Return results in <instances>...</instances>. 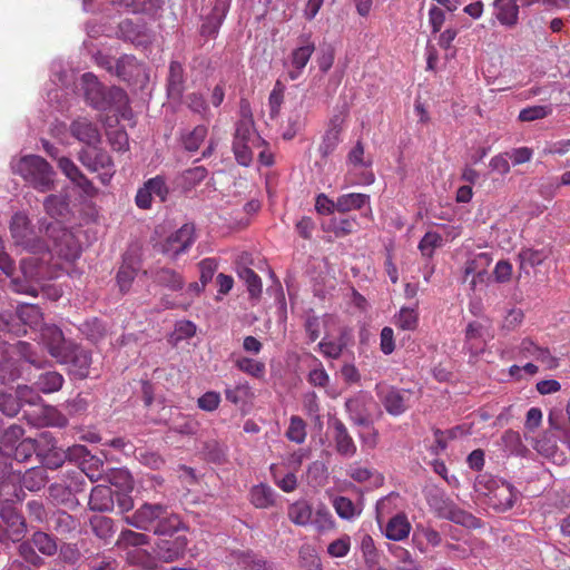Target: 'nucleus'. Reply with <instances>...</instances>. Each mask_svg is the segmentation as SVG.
<instances>
[{
    "mask_svg": "<svg viewBox=\"0 0 570 570\" xmlns=\"http://www.w3.org/2000/svg\"><path fill=\"white\" fill-rule=\"evenodd\" d=\"M51 530L60 535H68L75 532L79 525L78 520L63 510L55 511L51 517Z\"/></svg>",
    "mask_w": 570,
    "mask_h": 570,
    "instance_id": "bb28decb",
    "label": "nucleus"
},
{
    "mask_svg": "<svg viewBox=\"0 0 570 570\" xmlns=\"http://www.w3.org/2000/svg\"><path fill=\"white\" fill-rule=\"evenodd\" d=\"M10 234L17 246L22 247L31 254L48 255L49 245L47 240L36 233L26 214L16 213L12 216Z\"/></svg>",
    "mask_w": 570,
    "mask_h": 570,
    "instance_id": "423d86ee",
    "label": "nucleus"
},
{
    "mask_svg": "<svg viewBox=\"0 0 570 570\" xmlns=\"http://www.w3.org/2000/svg\"><path fill=\"white\" fill-rule=\"evenodd\" d=\"M195 240V228L190 224L183 225L160 243L159 250L171 258L185 253Z\"/></svg>",
    "mask_w": 570,
    "mask_h": 570,
    "instance_id": "f8f14e48",
    "label": "nucleus"
},
{
    "mask_svg": "<svg viewBox=\"0 0 570 570\" xmlns=\"http://www.w3.org/2000/svg\"><path fill=\"white\" fill-rule=\"evenodd\" d=\"M125 522L139 530L170 537L181 527L179 515L161 503H144L126 517Z\"/></svg>",
    "mask_w": 570,
    "mask_h": 570,
    "instance_id": "f03ea898",
    "label": "nucleus"
},
{
    "mask_svg": "<svg viewBox=\"0 0 570 570\" xmlns=\"http://www.w3.org/2000/svg\"><path fill=\"white\" fill-rule=\"evenodd\" d=\"M65 379L57 371H47L37 377L33 382L39 392L45 394L58 392L63 385Z\"/></svg>",
    "mask_w": 570,
    "mask_h": 570,
    "instance_id": "c85d7f7f",
    "label": "nucleus"
},
{
    "mask_svg": "<svg viewBox=\"0 0 570 570\" xmlns=\"http://www.w3.org/2000/svg\"><path fill=\"white\" fill-rule=\"evenodd\" d=\"M286 436L288 440L297 444L304 443L306 439L305 421L297 415H293L289 420V426L286 431Z\"/></svg>",
    "mask_w": 570,
    "mask_h": 570,
    "instance_id": "de8ad7c7",
    "label": "nucleus"
},
{
    "mask_svg": "<svg viewBox=\"0 0 570 570\" xmlns=\"http://www.w3.org/2000/svg\"><path fill=\"white\" fill-rule=\"evenodd\" d=\"M80 163L90 171L99 173V179L107 185L115 174L114 163L107 151L101 149H82L79 151Z\"/></svg>",
    "mask_w": 570,
    "mask_h": 570,
    "instance_id": "1a4fd4ad",
    "label": "nucleus"
},
{
    "mask_svg": "<svg viewBox=\"0 0 570 570\" xmlns=\"http://www.w3.org/2000/svg\"><path fill=\"white\" fill-rule=\"evenodd\" d=\"M239 564L249 570H281L277 564L253 552H243L238 559Z\"/></svg>",
    "mask_w": 570,
    "mask_h": 570,
    "instance_id": "e433bc0d",
    "label": "nucleus"
},
{
    "mask_svg": "<svg viewBox=\"0 0 570 570\" xmlns=\"http://www.w3.org/2000/svg\"><path fill=\"white\" fill-rule=\"evenodd\" d=\"M81 86L86 101L95 109L106 111V92L105 88L98 80V78L91 73L86 72L81 77Z\"/></svg>",
    "mask_w": 570,
    "mask_h": 570,
    "instance_id": "f3484780",
    "label": "nucleus"
},
{
    "mask_svg": "<svg viewBox=\"0 0 570 570\" xmlns=\"http://www.w3.org/2000/svg\"><path fill=\"white\" fill-rule=\"evenodd\" d=\"M48 482L47 470L43 466L28 469L21 476V484L29 491H39Z\"/></svg>",
    "mask_w": 570,
    "mask_h": 570,
    "instance_id": "7c9ffc66",
    "label": "nucleus"
},
{
    "mask_svg": "<svg viewBox=\"0 0 570 570\" xmlns=\"http://www.w3.org/2000/svg\"><path fill=\"white\" fill-rule=\"evenodd\" d=\"M368 202V196L365 194H346L342 195L336 200V210L341 213L360 209Z\"/></svg>",
    "mask_w": 570,
    "mask_h": 570,
    "instance_id": "58836bf2",
    "label": "nucleus"
},
{
    "mask_svg": "<svg viewBox=\"0 0 570 570\" xmlns=\"http://www.w3.org/2000/svg\"><path fill=\"white\" fill-rule=\"evenodd\" d=\"M58 537L43 530H36L28 540L18 547V553L27 563L43 567L45 558H51L58 552Z\"/></svg>",
    "mask_w": 570,
    "mask_h": 570,
    "instance_id": "39448f33",
    "label": "nucleus"
},
{
    "mask_svg": "<svg viewBox=\"0 0 570 570\" xmlns=\"http://www.w3.org/2000/svg\"><path fill=\"white\" fill-rule=\"evenodd\" d=\"M135 66V59L130 56H124L114 61L112 66H108V70L119 78L127 80L131 76V68Z\"/></svg>",
    "mask_w": 570,
    "mask_h": 570,
    "instance_id": "4d7b16f0",
    "label": "nucleus"
},
{
    "mask_svg": "<svg viewBox=\"0 0 570 570\" xmlns=\"http://www.w3.org/2000/svg\"><path fill=\"white\" fill-rule=\"evenodd\" d=\"M425 501L434 517L454 522L468 529H479L482 521L460 508L444 490L432 488L425 492Z\"/></svg>",
    "mask_w": 570,
    "mask_h": 570,
    "instance_id": "7ed1b4c3",
    "label": "nucleus"
},
{
    "mask_svg": "<svg viewBox=\"0 0 570 570\" xmlns=\"http://www.w3.org/2000/svg\"><path fill=\"white\" fill-rule=\"evenodd\" d=\"M443 238L438 233H426L419 244V248L421 249V254L424 256H432L435 252V248L442 246Z\"/></svg>",
    "mask_w": 570,
    "mask_h": 570,
    "instance_id": "0e129e2a",
    "label": "nucleus"
},
{
    "mask_svg": "<svg viewBox=\"0 0 570 570\" xmlns=\"http://www.w3.org/2000/svg\"><path fill=\"white\" fill-rule=\"evenodd\" d=\"M488 503L497 511H505L514 505L518 491L512 483L491 479L487 482Z\"/></svg>",
    "mask_w": 570,
    "mask_h": 570,
    "instance_id": "9d476101",
    "label": "nucleus"
},
{
    "mask_svg": "<svg viewBox=\"0 0 570 570\" xmlns=\"http://www.w3.org/2000/svg\"><path fill=\"white\" fill-rule=\"evenodd\" d=\"M17 315L30 330L38 332L41 325H45L40 308L33 304H21L17 308Z\"/></svg>",
    "mask_w": 570,
    "mask_h": 570,
    "instance_id": "cd10ccee",
    "label": "nucleus"
},
{
    "mask_svg": "<svg viewBox=\"0 0 570 570\" xmlns=\"http://www.w3.org/2000/svg\"><path fill=\"white\" fill-rule=\"evenodd\" d=\"M168 188L165 179L160 176L148 179L142 187L137 190L136 205L141 209H148L151 206L153 196L158 197L161 202L166 200Z\"/></svg>",
    "mask_w": 570,
    "mask_h": 570,
    "instance_id": "dca6fc26",
    "label": "nucleus"
},
{
    "mask_svg": "<svg viewBox=\"0 0 570 570\" xmlns=\"http://www.w3.org/2000/svg\"><path fill=\"white\" fill-rule=\"evenodd\" d=\"M341 141V129L337 126L328 128L318 147V151L323 158L328 157L338 146Z\"/></svg>",
    "mask_w": 570,
    "mask_h": 570,
    "instance_id": "79ce46f5",
    "label": "nucleus"
},
{
    "mask_svg": "<svg viewBox=\"0 0 570 570\" xmlns=\"http://www.w3.org/2000/svg\"><path fill=\"white\" fill-rule=\"evenodd\" d=\"M45 469L56 470L65 463L66 454L62 450L56 448L43 452V455H38Z\"/></svg>",
    "mask_w": 570,
    "mask_h": 570,
    "instance_id": "bf43d9fd",
    "label": "nucleus"
},
{
    "mask_svg": "<svg viewBox=\"0 0 570 570\" xmlns=\"http://www.w3.org/2000/svg\"><path fill=\"white\" fill-rule=\"evenodd\" d=\"M12 451L13 460L17 462H26L32 456V454L38 455L39 452L38 444L32 438L23 439L12 449Z\"/></svg>",
    "mask_w": 570,
    "mask_h": 570,
    "instance_id": "37998d69",
    "label": "nucleus"
},
{
    "mask_svg": "<svg viewBox=\"0 0 570 570\" xmlns=\"http://www.w3.org/2000/svg\"><path fill=\"white\" fill-rule=\"evenodd\" d=\"M149 543V538L145 533L136 532L129 529L122 530L116 541V547L126 551L127 559L131 563L145 566L149 558L140 547Z\"/></svg>",
    "mask_w": 570,
    "mask_h": 570,
    "instance_id": "6e6552de",
    "label": "nucleus"
},
{
    "mask_svg": "<svg viewBox=\"0 0 570 570\" xmlns=\"http://www.w3.org/2000/svg\"><path fill=\"white\" fill-rule=\"evenodd\" d=\"M88 505L92 511H111L115 505V491L109 485L98 484L94 487L90 492Z\"/></svg>",
    "mask_w": 570,
    "mask_h": 570,
    "instance_id": "4be33fe9",
    "label": "nucleus"
},
{
    "mask_svg": "<svg viewBox=\"0 0 570 570\" xmlns=\"http://www.w3.org/2000/svg\"><path fill=\"white\" fill-rule=\"evenodd\" d=\"M519 354L523 357H532L549 370L559 366L558 357L552 355L549 348L541 347V345L529 337L523 338L519 344Z\"/></svg>",
    "mask_w": 570,
    "mask_h": 570,
    "instance_id": "a211bd4d",
    "label": "nucleus"
},
{
    "mask_svg": "<svg viewBox=\"0 0 570 570\" xmlns=\"http://www.w3.org/2000/svg\"><path fill=\"white\" fill-rule=\"evenodd\" d=\"M51 256V249L49 248L48 255L32 254L29 257L22 258L20 262L22 276L40 286L42 281L51 277L48 265Z\"/></svg>",
    "mask_w": 570,
    "mask_h": 570,
    "instance_id": "ddd939ff",
    "label": "nucleus"
},
{
    "mask_svg": "<svg viewBox=\"0 0 570 570\" xmlns=\"http://www.w3.org/2000/svg\"><path fill=\"white\" fill-rule=\"evenodd\" d=\"M106 111H121L128 106V96L126 91L119 87H110L106 92Z\"/></svg>",
    "mask_w": 570,
    "mask_h": 570,
    "instance_id": "ea45409f",
    "label": "nucleus"
},
{
    "mask_svg": "<svg viewBox=\"0 0 570 570\" xmlns=\"http://www.w3.org/2000/svg\"><path fill=\"white\" fill-rule=\"evenodd\" d=\"M373 405V401L363 394L348 399L345 402V409L350 419L357 425H367L370 423V407Z\"/></svg>",
    "mask_w": 570,
    "mask_h": 570,
    "instance_id": "aec40b11",
    "label": "nucleus"
},
{
    "mask_svg": "<svg viewBox=\"0 0 570 570\" xmlns=\"http://www.w3.org/2000/svg\"><path fill=\"white\" fill-rule=\"evenodd\" d=\"M494 16L505 27H514L519 20V6L517 0H494Z\"/></svg>",
    "mask_w": 570,
    "mask_h": 570,
    "instance_id": "393cba45",
    "label": "nucleus"
},
{
    "mask_svg": "<svg viewBox=\"0 0 570 570\" xmlns=\"http://www.w3.org/2000/svg\"><path fill=\"white\" fill-rule=\"evenodd\" d=\"M314 51L315 42L311 35L299 36L297 47L293 49L289 56L291 69L288 70V77L291 80H296L302 75Z\"/></svg>",
    "mask_w": 570,
    "mask_h": 570,
    "instance_id": "4468645a",
    "label": "nucleus"
},
{
    "mask_svg": "<svg viewBox=\"0 0 570 570\" xmlns=\"http://www.w3.org/2000/svg\"><path fill=\"white\" fill-rule=\"evenodd\" d=\"M70 134L77 140L88 146H96L100 142L98 127L87 118L79 117L73 120L70 125Z\"/></svg>",
    "mask_w": 570,
    "mask_h": 570,
    "instance_id": "412c9836",
    "label": "nucleus"
},
{
    "mask_svg": "<svg viewBox=\"0 0 570 570\" xmlns=\"http://www.w3.org/2000/svg\"><path fill=\"white\" fill-rule=\"evenodd\" d=\"M59 558L62 562L75 566L81 559V552L77 543L63 542L58 546Z\"/></svg>",
    "mask_w": 570,
    "mask_h": 570,
    "instance_id": "6e6d98bb",
    "label": "nucleus"
},
{
    "mask_svg": "<svg viewBox=\"0 0 570 570\" xmlns=\"http://www.w3.org/2000/svg\"><path fill=\"white\" fill-rule=\"evenodd\" d=\"M547 257L548 253L543 249L523 248L518 254L521 266H538L542 264Z\"/></svg>",
    "mask_w": 570,
    "mask_h": 570,
    "instance_id": "603ef678",
    "label": "nucleus"
},
{
    "mask_svg": "<svg viewBox=\"0 0 570 570\" xmlns=\"http://www.w3.org/2000/svg\"><path fill=\"white\" fill-rule=\"evenodd\" d=\"M89 524L94 534L100 540H109L114 533V521L112 519L105 515H94L89 520Z\"/></svg>",
    "mask_w": 570,
    "mask_h": 570,
    "instance_id": "c9c22d12",
    "label": "nucleus"
},
{
    "mask_svg": "<svg viewBox=\"0 0 570 570\" xmlns=\"http://www.w3.org/2000/svg\"><path fill=\"white\" fill-rule=\"evenodd\" d=\"M236 366L242 372L254 377H263L265 374V364L248 357H242L236 361Z\"/></svg>",
    "mask_w": 570,
    "mask_h": 570,
    "instance_id": "13d9d810",
    "label": "nucleus"
},
{
    "mask_svg": "<svg viewBox=\"0 0 570 570\" xmlns=\"http://www.w3.org/2000/svg\"><path fill=\"white\" fill-rule=\"evenodd\" d=\"M207 134V127L204 125H198L193 130L181 135V142L184 148L190 153L198 150Z\"/></svg>",
    "mask_w": 570,
    "mask_h": 570,
    "instance_id": "4c0bfd02",
    "label": "nucleus"
},
{
    "mask_svg": "<svg viewBox=\"0 0 570 570\" xmlns=\"http://www.w3.org/2000/svg\"><path fill=\"white\" fill-rule=\"evenodd\" d=\"M364 154L363 144L357 141L347 155V163L354 168H365L370 166L371 160L365 158Z\"/></svg>",
    "mask_w": 570,
    "mask_h": 570,
    "instance_id": "69168bd1",
    "label": "nucleus"
},
{
    "mask_svg": "<svg viewBox=\"0 0 570 570\" xmlns=\"http://www.w3.org/2000/svg\"><path fill=\"white\" fill-rule=\"evenodd\" d=\"M225 13L219 11L218 8H214L213 12L206 18L202 24V35L214 38L218 33V30L223 23Z\"/></svg>",
    "mask_w": 570,
    "mask_h": 570,
    "instance_id": "09e8293b",
    "label": "nucleus"
},
{
    "mask_svg": "<svg viewBox=\"0 0 570 570\" xmlns=\"http://www.w3.org/2000/svg\"><path fill=\"white\" fill-rule=\"evenodd\" d=\"M153 281L170 291H179L184 286V278L175 269L160 267L151 271Z\"/></svg>",
    "mask_w": 570,
    "mask_h": 570,
    "instance_id": "a878e982",
    "label": "nucleus"
},
{
    "mask_svg": "<svg viewBox=\"0 0 570 570\" xmlns=\"http://www.w3.org/2000/svg\"><path fill=\"white\" fill-rule=\"evenodd\" d=\"M493 258L490 253L481 252L468 261L464 266V279L466 281L472 275L471 286L474 288L476 281H482L487 274V269L492 264Z\"/></svg>",
    "mask_w": 570,
    "mask_h": 570,
    "instance_id": "5701e85b",
    "label": "nucleus"
},
{
    "mask_svg": "<svg viewBox=\"0 0 570 570\" xmlns=\"http://www.w3.org/2000/svg\"><path fill=\"white\" fill-rule=\"evenodd\" d=\"M250 142L233 141V151L237 163L242 166H249L253 160Z\"/></svg>",
    "mask_w": 570,
    "mask_h": 570,
    "instance_id": "338daca9",
    "label": "nucleus"
},
{
    "mask_svg": "<svg viewBox=\"0 0 570 570\" xmlns=\"http://www.w3.org/2000/svg\"><path fill=\"white\" fill-rule=\"evenodd\" d=\"M28 528L26 518L10 505L0 509V543L24 541Z\"/></svg>",
    "mask_w": 570,
    "mask_h": 570,
    "instance_id": "0eeeda50",
    "label": "nucleus"
},
{
    "mask_svg": "<svg viewBox=\"0 0 570 570\" xmlns=\"http://www.w3.org/2000/svg\"><path fill=\"white\" fill-rule=\"evenodd\" d=\"M419 301L410 302L400 308L396 325L401 330H414L419 324Z\"/></svg>",
    "mask_w": 570,
    "mask_h": 570,
    "instance_id": "72a5a7b5",
    "label": "nucleus"
},
{
    "mask_svg": "<svg viewBox=\"0 0 570 570\" xmlns=\"http://www.w3.org/2000/svg\"><path fill=\"white\" fill-rule=\"evenodd\" d=\"M20 376V368L16 360L0 355V382L10 383Z\"/></svg>",
    "mask_w": 570,
    "mask_h": 570,
    "instance_id": "c03bdc74",
    "label": "nucleus"
},
{
    "mask_svg": "<svg viewBox=\"0 0 570 570\" xmlns=\"http://www.w3.org/2000/svg\"><path fill=\"white\" fill-rule=\"evenodd\" d=\"M37 333H39L40 342L56 360L65 355L69 344H72V342L65 340L62 331L55 324L41 325Z\"/></svg>",
    "mask_w": 570,
    "mask_h": 570,
    "instance_id": "2eb2a0df",
    "label": "nucleus"
},
{
    "mask_svg": "<svg viewBox=\"0 0 570 570\" xmlns=\"http://www.w3.org/2000/svg\"><path fill=\"white\" fill-rule=\"evenodd\" d=\"M411 533V521L404 513L394 515V541L409 538Z\"/></svg>",
    "mask_w": 570,
    "mask_h": 570,
    "instance_id": "774afa93",
    "label": "nucleus"
},
{
    "mask_svg": "<svg viewBox=\"0 0 570 570\" xmlns=\"http://www.w3.org/2000/svg\"><path fill=\"white\" fill-rule=\"evenodd\" d=\"M334 441L338 454L345 458H352L356 453V445L350 435L346 426L341 420H334Z\"/></svg>",
    "mask_w": 570,
    "mask_h": 570,
    "instance_id": "b1692460",
    "label": "nucleus"
},
{
    "mask_svg": "<svg viewBox=\"0 0 570 570\" xmlns=\"http://www.w3.org/2000/svg\"><path fill=\"white\" fill-rule=\"evenodd\" d=\"M394 564L399 570H417V561L402 547H394Z\"/></svg>",
    "mask_w": 570,
    "mask_h": 570,
    "instance_id": "052dcab7",
    "label": "nucleus"
},
{
    "mask_svg": "<svg viewBox=\"0 0 570 570\" xmlns=\"http://www.w3.org/2000/svg\"><path fill=\"white\" fill-rule=\"evenodd\" d=\"M43 208L55 220L39 219V233H43L52 242L53 250L58 256L68 262L76 261L80 256L81 247L73 234L58 220L68 212L67 200L59 195L51 194L45 198Z\"/></svg>",
    "mask_w": 570,
    "mask_h": 570,
    "instance_id": "f257e3e1",
    "label": "nucleus"
},
{
    "mask_svg": "<svg viewBox=\"0 0 570 570\" xmlns=\"http://www.w3.org/2000/svg\"><path fill=\"white\" fill-rule=\"evenodd\" d=\"M412 539L417 542L419 546L422 544L421 539L425 540V542L432 547L440 546L442 542L441 533L430 527H416Z\"/></svg>",
    "mask_w": 570,
    "mask_h": 570,
    "instance_id": "3c124183",
    "label": "nucleus"
},
{
    "mask_svg": "<svg viewBox=\"0 0 570 570\" xmlns=\"http://www.w3.org/2000/svg\"><path fill=\"white\" fill-rule=\"evenodd\" d=\"M287 515L297 525H307L312 521V507L308 502L301 500L288 507Z\"/></svg>",
    "mask_w": 570,
    "mask_h": 570,
    "instance_id": "f704fd0d",
    "label": "nucleus"
},
{
    "mask_svg": "<svg viewBox=\"0 0 570 570\" xmlns=\"http://www.w3.org/2000/svg\"><path fill=\"white\" fill-rule=\"evenodd\" d=\"M239 277L246 283L252 298H258L262 294L261 277L250 268L244 267L238 272Z\"/></svg>",
    "mask_w": 570,
    "mask_h": 570,
    "instance_id": "a18cd8bd",
    "label": "nucleus"
},
{
    "mask_svg": "<svg viewBox=\"0 0 570 570\" xmlns=\"http://www.w3.org/2000/svg\"><path fill=\"white\" fill-rule=\"evenodd\" d=\"M26 511L31 521L42 524L48 521V511L41 500H30L26 503Z\"/></svg>",
    "mask_w": 570,
    "mask_h": 570,
    "instance_id": "680f3d73",
    "label": "nucleus"
},
{
    "mask_svg": "<svg viewBox=\"0 0 570 570\" xmlns=\"http://www.w3.org/2000/svg\"><path fill=\"white\" fill-rule=\"evenodd\" d=\"M184 69L177 61H171L169 66L167 91L171 98H180L184 89Z\"/></svg>",
    "mask_w": 570,
    "mask_h": 570,
    "instance_id": "473e14b6",
    "label": "nucleus"
},
{
    "mask_svg": "<svg viewBox=\"0 0 570 570\" xmlns=\"http://www.w3.org/2000/svg\"><path fill=\"white\" fill-rule=\"evenodd\" d=\"M333 507L336 513L342 518L350 520L360 513L353 501L346 497H336L333 500Z\"/></svg>",
    "mask_w": 570,
    "mask_h": 570,
    "instance_id": "5fc2aeb1",
    "label": "nucleus"
},
{
    "mask_svg": "<svg viewBox=\"0 0 570 570\" xmlns=\"http://www.w3.org/2000/svg\"><path fill=\"white\" fill-rule=\"evenodd\" d=\"M249 500L255 508L267 509L275 503V492L269 485L261 483L252 488Z\"/></svg>",
    "mask_w": 570,
    "mask_h": 570,
    "instance_id": "c756f323",
    "label": "nucleus"
},
{
    "mask_svg": "<svg viewBox=\"0 0 570 570\" xmlns=\"http://www.w3.org/2000/svg\"><path fill=\"white\" fill-rule=\"evenodd\" d=\"M392 499L390 495L376 503V520L381 528L384 527V534L392 540Z\"/></svg>",
    "mask_w": 570,
    "mask_h": 570,
    "instance_id": "2f4dec72",
    "label": "nucleus"
},
{
    "mask_svg": "<svg viewBox=\"0 0 570 570\" xmlns=\"http://www.w3.org/2000/svg\"><path fill=\"white\" fill-rule=\"evenodd\" d=\"M57 361L68 365L70 374L77 379L82 380L89 375L91 353L78 344H69L65 355L58 357Z\"/></svg>",
    "mask_w": 570,
    "mask_h": 570,
    "instance_id": "9b49d317",
    "label": "nucleus"
},
{
    "mask_svg": "<svg viewBox=\"0 0 570 570\" xmlns=\"http://www.w3.org/2000/svg\"><path fill=\"white\" fill-rule=\"evenodd\" d=\"M22 434L23 430L19 425L4 426L0 435V452L11 453Z\"/></svg>",
    "mask_w": 570,
    "mask_h": 570,
    "instance_id": "a19ab883",
    "label": "nucleus"
},
{
    "mask_svg": "<svg viewBox=\"0 0 570 570\" xmlns=\"http://www.w3.org/2000/svg\"><path fill=\"white\" fill-rule=\"evenodd\" d=\"M552 112L551 106H532L520 110L518 120L521 122H531L544 119Z\"/></svg>",
    "mask_w": 570,
    "mask_h": 570,
    "instance_id": "8fccbe9b",
    "label": "nucleus"
},
{
    "mask_svg": "<svg viewBox=\"0 0 570 570\" xmlns=\"http://www.w3.org/2000/svg\"><path fill=\"white\" fill-rule=\"evenodd\" d=\"M566 411H567V415H568V425L559 424L552 413H550L549 423H550L551 429L559 432L558 439L570 451V396H569V401L567 403Z\"/></svg>",
    "mask_w": 570,
    "mask_h": 570,
    "instance_id": "864d4df0",
    "label": "nucleus"
},
{
    "mask_svg": "<svg viewBox=\"0 0 570 570\" xmlns=\"http://www.w3.org/2000/svg\"><path fill=\"white\" fill-rule=\"evenodd\" d=\"M21 401L18 399V393L16 395L8 393H0V411L7 416H14L19 413L21 407Z\"/></svg>",
    "mask_w": 570,
    "mask_h": 570,
    "instance_id": "e2e57ef3",
    "label": "nucleus"
},
{
    "mask_svg": "<svg viewBox=\"0 0 570 570\" xmlns=\"http://www.w3.org/2000/svg\"><path fill=\"white\" fill-rule=\"evenodd\" d=\"M14 174L20 175L24 181L40 193L55 189V170L51 165L40 156L27 155L12 164Z\"/></svg>",
    "mask_w": 570,
    "mask_h": 570,
    "instance_id": "20e7f679",
    "label": "nucleus"
},
{
    "mask_svg": "<svg viewBox=\"0 0 570 570\" xmlns=\"http://www.w3.org/2000/svg\"><path fill=\"white\" fill-rule=\"evenodd\" d=\"M48 493L55 504L68 505L73 502L71 489L62 483H52L48 488Z\"/></svg>",
    "mask_w": 570,
    "mask_h": 570,
    "instance_id": "49530a36",
    "label": "nucleus"
},
{
    "mask_svg": "<svg viewBox=\"0 0 570 570\" xmlns=\"http://www.w3.org/2000/svg\"><path fill=\"white\" fill-rule=\"evenodd\" d=\"M187 547L185 535H178L171 539H161L157 542L155 553L164 562H173L181 558Z\"/></svg>",
    "mask_w": 570,
    "mask_h": 570,
    "instance_id": "6ab92c4d",
    "label": "nucleus"
}]
</instances>
